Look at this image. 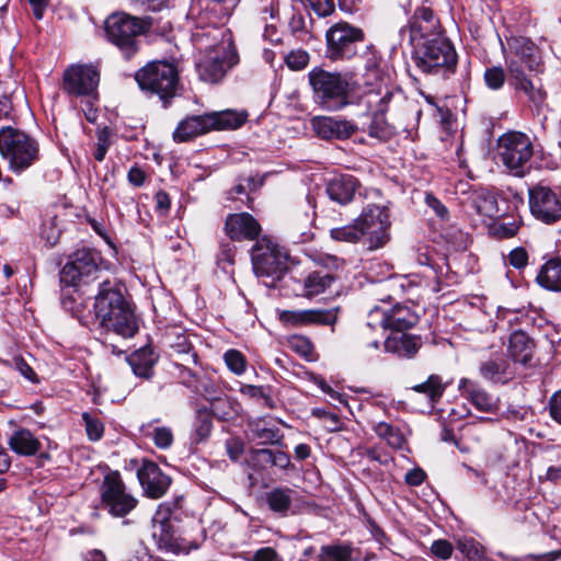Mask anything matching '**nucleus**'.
Wrapping results in <instances>:
<instances>
[{"label": "nucleus", "instance_id": "19", "mask_svg": "<svg viewBox=\"0 0 561 561\" xmlns=\"http://www.w3.org/2000/svg\"><path fill=\"white\" fill-rule=\"evenodd\" d=\"M339 308L279 310L278 320L285 327L334 325Z\"/></svg>", "mask_w": 561, "mask_h": 561}, {"label": "nucleus", "instance_id": "30", "mask_svg": "<svg viewBox=\"0 0 561 561\" xmlns=\"http://www.w3.org/2000/svg\"><path fill=\"white\" fill-rule=\"evenodd\" d=\"M250 438L261 445L279 444L283 435L277 426L266 419H254L248 422Z\"/></svg>", "mask_w": 561, "mask_h": 561}, {"label": "nucleus", "instance_id": "51", "mask_svg": "<svg viewBox=\"0 0 561 561\" xmlns=\"http://www.w3.org/2000/svg\"><path fill=\"white\" fill-rule=\"evenodd\" d=\"M288 346L298 355L309 359L313 353L311 341L304 335H293L288 339Z\"/></svg>", "mask_w": 561, "mask_h": 561}, {"label": "nucleus", "instance_id": "5", "mask_svg": "<svg viewBox=\"0 0 561 561\" xmlns=\"http://www.w3.org/2000/svg\"><path fill=\"white\" fill-rule=\"evenodd\" d=\"M316 102L324 110L340 111L350 102L351 81L341 72H330L316 67L308 73Z\"/></svg>", "mask_w": 561, "mask_h": 561}, {"label": "nucleus", "instance_id": "43", "mask_svg": "<svg viewBox=\"0 0 561 561\" xmlns=\"http://www.w3.org/2000/svg\"><path fill=\"white\" fill-rule=\"evenodd\" d=\"M374 432L394 449H401L405 444V438L401 431L387 422L377 423L374 426Z\"/></svg>", "mask_w": 561, "mask_h": 561}, {"label": "nucleus", "instance_id": "20", "mask_svg": "<svg viewBox=\"0 0 561 561\" xmlns=\"http://www.w3.org/2000/svg\"><path fill=\"white\" fill-rule=\"evenodd\" d=\"M508 53L504 55L506 66L508 61L517 60L518 65L528 69L529 72H543L540 51L538 47L527 37L518 36L507 39Z\"/></svg>", "mask_w": 561, "mask_h": 561}, {"label": "nucleus", "instance_id": "4", "mask_svg": "<svg viewBox=\"0 0 561 561\" xmlns=\"http://www.w3.org/2000/svg\"><path fill=\"white\" fill-rule=\"evenodd\" d=\"M0 154L9 170L21 174L39 161V142L21 129L5 126L0 128Z\"/></svg>", "mask_w": 561, "mask_h": 561}, {"label": "nucleus", "instance_id": "23", "mask_svg": "<svg viewBox=\"0 0 561 561\" xmlns=\"http://www.w3.org/2000/svg\"><path fill=\"white\" fill-rule=\"evenodd\" d=\"M137 478L145 494L151 499L162 497L171 483V479L153 461H144L137 471Z\"/></svg>", "mask_w": 561, "mask_h": 561}, {"label": "nucleus", "instance_id": "8", "mask_svg": "<svg viewBox=\"0 0 561 561\" xmlns=\"http://www.w3.org/2000/svg\"><path fill=\"white\" fill-rule=\"evenodd\" d=\"M151 23L146 19H139L126 13H113L105 21V34L107 39L114 44L129 59L137 50V38L148 31Z\"/></svg>", "mask_w": 561, "mask_h": 561}, {"label": "nucleus", "instance_id": "56", "mask_svg": "<svg viewBox=\"0 0 561 561\" xmlns=\"http://www.w3.org/2000/svg\"><path fill=\"white\" fill-rule=\"evenodd\" d=\"M172 350L179 354L183 355L186 363L192 362L196 364L197 354L193 351L192 344L188 342L186 336L180 335L176 337V341L172 344Z\"/></svg>", "mask_w": 561, "mask_h": 561}, {"label": "nucleus", "instance_id": "54", "mask_svg": "<svg viewBox=\"0 0 561 561\" xmlns=\"http://www.w3.org/2000/svg\"><path fill=\"white\" fill-rule=\"evenodd\" d=\"M175 367L179 369L178 377L183 386L192 391L201 390V378L192 369L187 368L183 364H175Z\"/></svg>", "mask_w": 561, "mask_h": 561}, {"label": "nucleus", "instance_id": "53", "mask_svg": "<svg viewBox=\"0 0 561 561\" xmlns=\"http://www.w3.org/2000/svg\"><path fill=\"white\" fill-rule=\"evenodd\" d=\"M41 237L46 241L49 247L57 243L60 237V228L57 217H50L42 225Z\"/></svg>", "mask_w": 561, "mask_h": 561}, {"label": "nucleus", "instance_id": "29", "mask_svg": "<svg viewBox=\"0 0 561 561\" xmlns=\"http://www.w3.org/2000/svg\"><path fill=\"white\" fill-rule=\"evenodd\" d=\"M358 185L356 178L351 174H342L329 181L327 193L332 201L345 205L354 198Z\"/></svg>", "mask_w": 561, "mask_h": 561}, {"label": "nucleus", "instance_id": "62", "mask_svg": "<svg viewBox=\"0 0 561 561\" xmlns=\"http://www.w3.org/2000/svg\"><path fill=\"white\" fill-rule=\"evenodd\" d=\"M248 561H283L278 552L272 547H263L253 552Z\"/></svg>", "mask_w": 561, "mask_h": 561}, {"label": "nucleus", "instance_id": "17", "mask_svg": "<svg viewBox=\"0 0 561 561\" xmlns=\"http://www.w3.org/2000/svg\"><path fill=\"white\" fill-rule=\"evenodd\" d=\"M100 73L92 65H76L64 73V90L75 96L92 95L99 84Z\"/></svg>", "mask_w": 561, "mask_h": 561}, {"label": "nucleus", "instance_id": "55", "mask_svg": "<svg viewBox=\"0 0 561 561\" xmlns=\"http://www.w3.org/2000/svg\"><path fill=\"white\" fill-rule=\"evenodd\" d=\"M82 420L84 421L85 431L89 439L94 442L99 440L103 436V423L88 412H84L82 414Z\"/></svg>", "mask_w": 561, "mask_h": 561}, {"label": "nucleus", "instance_id": "26", "mask_svg": "<svg viewBox=\"0 0 561 561\" xmlns=\"http://www.w3.org/2000/svg\"><path fill=\"white\" fill-rule=\"evenodd\" d=\"M422 346L420 335L405 333V331L391 332L383 342L385 351L402 358H412Z\"/></svg>", "mask_w": 561, "mask_h": 561}, {"label": "nucleus", "instance_id": "38", "mask_svg": "<svg viewBox=\"0 0 561 561\" xmlns=\"http://www.w3.org/2000/svg\"><path fill=\"white\" fill-rule=\"evenodd\" d=\"M207 115L213 121V124L209 126L210 130L237 129L247 121L245 113L232 110L207 113Z\"/></svg>", "mask_w": 561, "mask_h": 561}, {"label": "nucleus", "instance_id": "22", "mask_svg": "<svg viewBox=\"0 0 561 561\" xmlns=\"http://www.w3.org/2000/svg\"><path fill=\"white\" fill-rule=\"evenodd\" d=\"M224 229L231 241L238 242L257 240L262 232L260 222L249 213L229 214Z\"/></svg>", "mask_w": 561, "mask_h": 561}, {"label": "nucleus", "instance_id": "48", "mask_svg": "<svg viewBox=\"0 0 561 561\" xmlns=\"http://www.w3.org/2000/svg\"><path fill=\"white\" fill-rule=\"evenodd\" d=\"M330 236L336 241L357 242L363 236L356 220L352 225L333 228L330 230Z\"/></svg>", "mask_w": 561, "mask_h": 561}, {"label": "nucleus", "instance_id": "35", "mask_svg": "<svg viewBox=\"0 0 561 561\" xmlns=\"http://www.w3.org/2000/svg\"><path fill=\"white\" fill-rule=\"evenodd\" d=\"M468 206L483 217L491 218L499 213L496 198L485 188L473 190L468 196Z\"/></svg>", "mask_w": 561, "mask_h": 561}, {"label": "nucleus", "instance_id": "40", "mask_svg": "<svg viewBox=\"0 0 561 561\" xmlns=\"http://www.w3.org/2000/svg\"><path fill=\"white\" fill-rule=\"evenodd\" d=\"M411 389L417 393L425 394L430 402L435 404L443 397L446 385L443 382L440 376L431 375L424 382L415 385Z\"/></svg>", "mask_w": 561, "mask_h": 561}, {"label": "nucleus", "instance_id": "33", "mask_svg": "<svg viewBox=\"0 0 561 561\" xmlns=\"http://www.w3.org/2000/svg\"><path fill=\"white\" fill-rule=\"evenodd\" d=\"M533 340L523 331H515L510 335L507 354L515 362L527 364L534 353Z\"/></svg>", "mask_w": 561, "mask_h": 561}, {"label": "nucleus", "instance_id": "27", "mask_svg": "<svg viewBox=\"0 0 561 561\" xmlns=\"http://www.w3.org/2000/svg\"><path fill=\"white\" fill-rule=\"evenodd\" d=\"M211 118L207 115H193L182 119L173 131L176 142H185L210 131Z\"/></svg>", "mask_w": 561, "mask_h": 561}, {"label": "nucleus", "instance_id": "31", "mask_svg": "<svg viewBox=\"0 0 561 561\" xmlns=\"http://www.w3.org/2000/svg\"><path fill=\"white\" fill-rule=\"evenodd\" d=\"M479 371L482 378L495 383H506L514 376L511 364L503 357L482 362Z\"/></svg>", "mask_w": 561, "mask_h": 561}, {"label": "nucleus", "instance_id": "25", "mask_svg": "<svg viewBox=\"0 0 561 561\" xmlns=\"http://www.w3.org/2000/svg\"><path fill=\"white\" fill-rule=\"evenodd\" d=\"M247 462L252 470L262 473L273 467L282 470L288 469L290 466V457L282 450L252 448L249 451Z\"/></svg>", "mask_w": 561, "mask_h": 561}, {"label": "nucleus", "instance_id": "45", "mask_svg": "<svg viewBox=\"0 0 561 561\" xmlns=\"http://www.w3.org/2000/svg\"><path fill=\"white\" fill-rule=\"evenodd\" d=\"M193 427L197 442H202L210 435L213 421L211 413L207 408H201L196 411Z\"/></svg>", "mask_w": 561, "mask_h": 561}, {"label": "nucleus", "instance_id": "59", "mask_svg": "<svg viewBox=\"0 0 561 561\" xmlns=\"http://www.w3.org/2000/svg\"><path fill=\"white\" fill-rule=\"evenodd\" d=\"M154 445L161 449H168L173 443V433L169 427H156L152 433Z\"/></svg>", "mask_w": 561, "mask_h": 561}, {"label": "nucleus", "instance_id": "3", "mask_svg": "<svg viewBox=\"0 0 561 561\" xmlns=\"http://www.w3.org/2000/svg\"><path fill=\"white\" fill-rule=\"evenodd\" d=\"M412 59L423 73L448 78L456 72L458 55L445 35L436 34L414 44Z\"/></svg>", "mask_w": 561, "mask_h": 561}, {"label": "nucleus", "instance_id": "52", "mask_svg": "<svg viewBox=\"0 0 561 561\" xmlns=\"http://www.w3.org/2000/svg\"><path fill=\"white\" fill-rule=\"evenodd\" d=\"M227 367L236 375H242L247 368V360L243 354L237 350H228L224 354Z\"/></svg>", "mask_w": 561, "mask_h": 561}, {"label": "nucleus", "instance_id": "37", "mask_svg": "<svg viewBox=\"0 0 561 561\" xmlns=\"http://www.w3.org/2000/svg\"><path fill=\"white\" fill-rule=\"evenodd\" d=\"M536 280L547 290L561 291V260L551 259L546 262L541 266Z\"/></svg>", "mask_w": 561, "mask_h": 561}, {"label": "nucleus", "instance_id": "12", "mask_svg": "<svg viewBox=\"0 0 561 561\" xmlns=\"http://www.w3.org/2000/svg\"><path fill=\"white\" fill-rule=\"evenodd\" d=\"M251 260L256 276L279 279L287 270L288 256L271 239L263 237L252 248Z\"/></svg>", "mask_w": 561, "mask_h": 561}, {"label": "nucleus", "instance_id": "44", "mask_svg": "<svg viewBox=\"0 0 561 561\" xmlns=\"http://www.w3.org/2000/svg\"><path fill=\"white\" fill-rule=\"evenodd\" d=\"M389 215L387 207L379 206V205H367L359 217L356 219V222L359 227V229L363 231L369 226L375 225V222H378L379 219H383Z\"/></svg>", "mask_w": 561, "mask_h": 561}, {"label": "nucleus", "instance_id": "63", "mask_svg": "<svg viewBox=\"0 0 561 561\" xmlns=\"http://www.w3.org/2000/svg\"><path fill=\"white\" fill-rule=\"evenodd\" d=\"M519 229V224L515 220L510 222H501L493 227L494 236L499 238H512Z\"/></svg>", "mask_w": 561, "mask_h": 561}, {"label": "nucleus", "instance_id": "1", "mask_svg": "<svg viewBox=\"0 0 561 561\" xmlns=\"http://www.w3.org/2000/svg\"><path fill=\"white\" fill-rule=\"evenodd\" d=\"M364 101L373 114L368 134L376 138L388 137L392 133L391 129L409 128L408 116L419 114L400 92L393 93L387 88L383 91H368L364 95Z\"/></svg>", "mask_w": 561, "mask_h": 561}, {"label": "nucleus", "instance_id": "15", "mask_svg": "<svg viewBox=\"0 0 561 561\" xmlns=\"http://www.w3.org/2000/svg\"><path fill=\"white\" fill-rule=\"evenodd\" d=\"M531 215L545 222L554 224L561 219V194L549 186L537 184L528 191Z\"/></svg>", "mask_w": 561, "mask_h": 561}, {"label": "nucleus", "instance_id": "49", "mask_svg": "<svg viewBox=\"0 0 561 561\" xmlns=\"http://www.w3.org/2000/svg\"><path fill=\"white\" fill-rule=\"evenodd\" d=\"M240 393L253 399L257 402H261V404L264 408H274V401L272 397L265 392L264 388L262 386H254V385H241L239 389Z\"/></svg>", "mask_w": 561, "mask_h": 561}, {"label": "nucleus", "instance_id": "18", "mask_svg": "<svg viewBox=\"0 0 561 561\" xmlns=\"http://www.w3.org/2000/svg\"><path fill=\"white\" fill-rule=\"evenodd\" d=\"M181 501V499H178L173 502L161 503L152 517L151 536L160 550L168 551L170 548L176 547L171 518L173 510L180 507Z\"/></svg>", "mask_w": 561, "mask_h": 561}, {"label": "nucleus", "instance_id": "16", "mask_svg": "<svg viewBox=\"0 0 561 561\" xmlns=\"http://www.w3.org/2000/svg\"><path fill=\"white\" fill-rule=\"evenodd\" d=\"M539 73L540 72H530V75H526L524 68L518 65L517 60L508 61L511 85L516 91L523 92L528 101L536 107H540L547 99V92L543 89Z\"/></svg>", "mask_w": 561, "mask_h": 561}, {"label": "nucleus", "instance_id": "10", "mask_svg": "<svg viewBox=\"0 0 561 561\" xmlns=\"http://www.w3.org/2000/svg\"><path fill=\"white\" fill-rule=\"evenodd\" d=\"M364 41L362 28L344 21L337 22L325 32V57L332 61L350 60L357 55Z\"/></svg>", "mask_w": 561, "mask_h": 561}, {"label": "nucleus", "instance_id": "6", "mask_svg": "<svg viewBox=\"0 0 561 561\" xmlns=\"http://www.w3.org/2000/svg\"><path fill=\"white\" fill-rule=\"evenodd\" d=\"M135 80L141 91L154 94L167 105L178 95L180 88L179 71L168 61H150L135 73Z\"/></svg>", "mask_w": 561, "mask_h": 561}, {"label": "nucleus", "instance_id": "46", "mask_svg": "<svg viewBox=\"0 0 561 561\" xmlns=\"http://www.w3.org/2000/svg\"><path fill=\"white\" fill-rule=\"evenodd\" d=\"M412 287V284L409 279L404 277L393 276L388 278L385 283L381 284L380 288L389 291L386 297H381L380 300H393L397 297H400L403 293H405L409 288Z\"/></svg>", "mask_w": 561, "mask_h": 561}, {"label": "nucleus", "instance_id": "11", "mask_svg": "<svg viewBox=\"0 0 561 561\" xmlns=\"http://www.w3.org/2000/svg\"><path fill=\"white\" fill-rule=\"evenodd\" d=\"M420 313L415 306L408 304H396L390 309L380 307L373 308L368 313L367 329H381L396 331H407L417 324Z\"/></svg>", "mask_w": 561, "mask_h": 561}, {"label": "nucleus", "instance_id": "21", "mask_svg": "<svg viewBox=\"0 0 561 561\" xmlns=\"http://www.w3.org/2000/svg\"><path fill=\"white\" fill-rule=\"evenodd\" d=\"M314 135L322 140H345L351 138L357 126L351 121L333 116H314L310 121Z\"/></svg>", "mask_w": 561, "mask_h": 561}, {"label": "nucleus", "instance_id": "9", "mask_svg": "<svg viewBox=\"0 0 561 561\" xmlns=\"http://www.w3.org/2000/svg\"><path fill=\"white\" fill-rule=\"evenodd\" d=\"M101 507L113 517H125L138 505L118 471H108L100 485Z\"/></svg>", "mask_w": 561, "mask_h": 561}, {"label": "nucleus", "instance_id": "34", "mask_svg": "<svg viewBox=\"0 0 561 561\" xmlns=\"http://www.w3.org/2000/svg\"><path fill=\"white\" fill-rule=\"evenodd\" d=\"M335 280V277L325 271H313L301 280V296L312 298L323 294Z\"/></svg>", "mask_w": 561, "mask_h": 561}, {"label": "nucleus", "instance_id": "7", "mask_svg": "<svg viewBox=\"0 0 561 561\" xmlns=\"http://www.w3.org/2000/svg\"><path fill=\"white\" fill-rule=\"evenodd\" d=\"M497 154L510 175L524 178L531 170L534 142L525 133L507 131L497 140Z\"/></svg>", "mask_w": 561, "mask_h": 561}, {"label": "nucleus", "instance_id": "39", "mask_svg": "<svg viewBox=\"0 0 561 561\" xmlns=\"http://www.w3.org/2000/svg\"><path fill=\"white\" fill-rule=\"evenodd\" d=\"M389 228L390 220L388 215L386 218L379 219L378 222L363 230V237H366L369 250L379 249L390 240Z\"/></svg>", "mask_w": 561, "mask_h": 561}, {"label": "nucleus", "instance_id": "47", "mask_svg": "<svg viewBox=\"0 0 561 561\" xmlns=\"http://www.w3.org/2000/svg\"><path fill=\"white\" fill-rule=\"evenodd\" d=\"M209 412L218 420L226 421L234 415L236 410L233 408V402L228 397H216L210 402Z\"/></svg>", "mask_w": 561, "mask_h": 561}, {"label": "nucleus", "instance_id": "32", "mask_svg": "<svg viewBox=\"0 0 561 561\" xmlns=\"http://www.w3.org/2000/svg\"><path fill=\"white\" fill-rule=\"evenodd\" d=\"M158 357L150 346L141 347L127 357L133 373L140 378L150 379Z\"/></svg>", "mask_w": 561, "mask_h": 561}, {"label": "nucleus", "instance_id": "2", "mask_svg": "<svg viewBox=\"0 0 561 561\" xmlns=\"http://www.w3.org/2000/svg\"><path fill=\"white\" fill-rule=\"evenodd\" d=\"M94 312L106 331L123 337H131L138 331V321L131 305L125 299L121 287L108 279L99 285Z\"/></svg>", "mask_w": 561, "mask_h": 561}, {"label": "nucleus", "instance_id": "64", "mask_svg": "<svg viewBox=\"0 0 561 561\" xmlns=\"http://www.w3.org/2000/svg\"><path fill=\"white\" fill-rule=\"evenodd\" d=\"M508 262L510 264L515 267V268H523L527 265L528 263V253L527 251L522 248V247H518V248H515L513 249L508 256Z\"/></svg>", "mask_w": 561, "mask_h": 561}, {"label": "nucleus", "instance_id": "24", "mask_svg": "<svg viewBox=\"0 0 561 561\" xmlns=\"http://www.w3.org/2000/svg\"><path fill=\"white\" fill-rule=\"evenodd\" d=\"M436 34H443L439 20L434 15L431 8L420 7L415 10L410 22V39L412 43L423 42L433 38Z\"/></svg>", "mask_w": 561, "mask_h": 561}, {"label": "nucleus", "instance_id": "42", "mask_svg": "<svg viewBox=\"0 0 561 561\" xmlns=\"http://www.w3.org/2000/svg\"><path fill=\"white\" fill-rule=\"evenodd\" d=\"M291 490L288 488H275L266 493L268 507L276 513L285 514L291 506Z\"/></svg>", "mask_w": 561, "mask_h": 561}, {"label": "nucleus", "instance_id": "13", "mask_svg": "<svg viewBox=\"0 0 561 561\" xmlns=\"http://www.w3.org/2000/svg\"><path fill=\"white\" fill-rule=\"evenodd\" d=\"M238 64V55L230 45L220 44L206 50L196 69L203 81L217 83Z\"/></svg>", "mask_w": 561, "mask_h": 561}, {"label": "nucleus", "instance_id": "28", "mask_svg": "<svg viewBox=\"0 0 561 561\" xmlns=\"http://www.w3.org/2000/svg\"><path fill=\"white\" fill-rule=\"evenodd\" d=\"M458 390L465 399L482 412H490L495 408L493 397L474 380L461 378Z\"/></svg>", "mask_w": 561, "mask_h": 561}, {"label": "nucleus", "instance_id": "61", "mask_svg": "<svg viewBox=\"0 0 561 561\" xmlns=\"http://www.w3.org/2000/svg\"><path fill=\"white\" fill-rule=\"evenodd\" d=\"M453 545L445 539L435 540L431 547L432 553L443 560L449 559L453 554Z\"/></svg>", "mask_w": 561, "mask_h": 561}, {"label": "nucleus", "instance_id": "41", "mask_svg": "<svg viewBox=\"0 0 561 561\" xmlns=\"http://www.w3.org/2000/svg\"><path fill=\"white\" fill-rule=\"evenodd\" d=\"M354 548L352 543H333L322 546L318 556L319 561H352Z\"/></svg>", "mask_w": 561, "mask_h": 561}, {"label": "nucleus", "instance_id": "57", "mask_svg": "<svg viewBox=\"0 0 561 561\" xmlns=\"http://www.w3.org/2000/svg\"><path fill=\"white\" fill-rule=\"evenodd\" d=\"M310 56L306 50H291L285 57V62L291 70H302L309 64Z\"/></svg>", "mask_w": 561, "mask_h": 561}, {"label": "nucleus", "instance_id": "58", "mask_svg": "<svg viewBox=\"0 0 561 561\" xmlns=\"http://www.w3.org/2000/svg\"><path fill=\"white\" fill-rule=\"evenodd\" d=\"M318 16L325 18L334 11L333 0H302Z\"/></svg>", "mask_w": 561, "mask_h": 561}, {"label": "nucleus", "instance_id": "14", "mask_svg": "<svg viewBox=\"0 0 561 561\" xmlns=\"http://www.w3.org/2000/svg\"><path fill=\"white\" fill-rule=\"evenodd\" d=\"M98 254L89 249L77 250L60 271V282L65 286L89 284L99 278Z\"/></svg>", "mask_w": 561, "mask_h": 561}, {"label": "nucleus", "instance_id": "36", "mask_svg": "<svg viewBox=\"0 0 561 561\" xmlns=\"http://www.w3.org/2000/svg\"><path fill=\"white\" fill-rule=\"evenodd\" d=\"M9 446L20 456H33L42 448L39 440L26 428L15 431L9 439Z\"/></svg>", "mask_w": 561, "mask_h": 561}, {"label": "nucleus", "instance_id": "50", "mask_svg": "<svg viewBox=\"0 0 561 561\" xmlns=\"http://www.w3.org/2000/svg\"><path fill=\"white\" fill-rule=\"evenodd\" d=\"M483 78L489 89L497 91L506 81V72L503 67L493 66L485 69Z\"/></svg>", "mask_w": 561, "mask_h": 561}, {"label": "nucleus", "instance_id": "60", "mask_svg": "<svg viewBox=\"0 0 561 561\" xmlns=\"http://www.w3.org/2000/svg\"><path fill=\"white\" fill-rule=\"evenodd\" d=\"M289 28L294 35H296L302 41L306 38V36H309L306 20L304 15L300 13L293 14L289 21Z\"/></svg>", "mask_w": 561, "mask_h": 561}]
</instances>
